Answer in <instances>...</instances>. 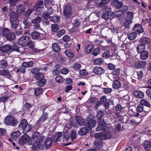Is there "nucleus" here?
<instances>
[{"label": "nucleus", "instance_id": "obj_1", "mask_svg": "<svg viewBox=\"0 0 151 151\" xmlns=\"http://www.w3.org/2000/svg\"><path fill=\"white\" fill-rule=\"evenodd\" d=\"M40 133L36 132L30 138L27 134H24L20 137L19 140V142L21 145H23L27 143L29 145L33 144L32 148L35 149L43 150L45 148H49L52 142V138H46L44 136L40 137Z\"/></svg>", "mask_w": 151, "mask_h": 151}, {"label": "nucleus", "instance_id": "obj_2", "mask_svg": "<svg viewBox=\"0 0 151 151\" xmlns=\"http://www.w3.org/2000/svg\"><path fill=\"white\" fill-rule=\"evenodd\" d=\"M18 127L20 128L19 129H22L23 132L25 133L27 132L32 129L31 125L28 124L27 121L25 119L22 120L18 125Z\"/></svg>", "mask_w": 151, "mask_h": 151}, {"label": "nucleus", "instance_id": "obj_3", "mask_svg": "<svg viewBox=\"0 0 151 151\" xmlns=\"http://www.w3.org/2000/svg\"><path fill=\"white\" fill-rule=\"evenodd\" d=\"M111 129V128L110 127L106 125V123L105 122L104 119H100L99 120L96 129L97 131H101L104 132L106 131L108 132L110 131Z\"/></svg>", "mask_w": 151, "mask_h": 151}, {"label": "nucleus", "instance_id": "obj_4", "mask_svg": "<svg viewBox=\"0 0 151 151\" xmlns=\"http://www.w3.org/2000/svg\"><path fill=\"white\" fill-rule=\"evenodd\" d=\"M96 124V121L93 116L88 117L87 118L85 126L88 130H90L95 127Z\"/></svg>", "mask_w": 151, "mask_h": 151}, {"label": "nucleus", "instance_id": "obj_5", "mask_svg": "<svg viewBox=\"0 0 151 151\" xmlns=\"http://www.w3.org/2000/svg\"><path fill=\"white\" fill-rule=\"evenodd\" d=\"M104 132H105L104 133H99L96 134L95 137L96 139L104 140L110 138L111 137V134L110 132V131H105Z\"/></svg>", "mask_w": 151, "mask_h": 151}, {"label": "nucleus", "instance_id": "obj_6", "mask_svg": "<svg viewBox=\"0 0 151 151\" xmlns=\"http://www.w3.org/2000/svg\"><path fill=\"white\" fill-rule=\"evenodd\" d=\"M4 120L6 124L13 127L15 126L18 122L17 119L12 116H6Z\"/></svg>", "mask_w": 151, "mask_h": 151}, {"label": "nucleus", "instance_id": "obj_7", "mask_svg": "<svg viewBox=\"0 0 151 151\" xmlns=\"http://www.w3.org/2000/svg\"><path fill=\"white\" fill-rule=\"evenodd\" d=\"M72 8L70 5L65 6L63 9V14L64 16L66 18H69L72 14Z\"/></svg>", "mask_w": 151, "mask_h": 151}, {"label": "nucleus", "instance_id": "obj_8", "mask_svg": "<svg viewBox=\"0 0 151 151\" xmlns=\"http://www.w3.org/2000/svg\"><path fill=\"white\" fill-rule=\"evenodd\" d=\"M48 118V114L47 112H43L41 116L37 121L36 124L38 125L41 126Z\"/></svg>", "mask_w": 151, "mask_h": 151}, {"label": "nucleus", "instance_id": "obj_9", "mask_svg": "<svg viewBox=\"0 0 151 151\" xmlns=\"http://www.w3.org/2000/svg\"><path fill=\"white\" fill-rule=\"evenodd\" d=\"M114 80L112 83V87L115 89H119L121 87V84L118 80L120 79V78L117 76L116 77L114 78Z\"/></svg>", "mask_w": 151, "mask_h": 151}, {"label": "nucleus", "instance_id": "obj_10", "mask_svg": "<svg viewBox=\"0 0 151 151\" xmlns=\"http://www.w3.org/2000/svg\"><path fill=\"white\" fill-rule=\"evenodd\" d=\"M28 37L24 36L20 37L18 41V43L20 46H25L27 45L28 41L27 39Z\"/></svg>", "mask_w": 151, "mask_h": 151}, {"label": "nucleus", "instance_id": "obj_11", "mask_svg": "<svg viewBox=\"0 0 151 151\" xmlns=\"http://www.w3.org/2000/svg\"><path fill=\"white\" fill-rule=\"evenodd\" d=\"M49 8L47 12H44L42 14V16L44 19L49 18L50 17V15L52 14L53 13V10L51 9V7Z\"/></svg>", "mask_w": 151, "mask_h": 151}, {"label": "nucleus", "instance_id": "obj_12", "mask_svg": "<svg viewBox=\"0 0 151 151\" xmlns=\"http://www.w3.org/2000/svg\"><path fill=\"white\" fill-rule=\"evenodd\" d=\"M147 65V63L145 61H140L135 63L134 66L137 68H144Z\"/></svg>", "mask_w": 151, "mask_h": 151}, {"label": "nucleus", "instance_id": "obj_13", "mask_svg": "<svg viewBox=\"0 0 151 151\" xmlns=\"http://www.w3.org/2000/svg\"><path fill=\"white\" fill-rule=\"evenodd\" d=\"M140 58L142 60H146L149 56V52L145 50L140 53Z\"/></svg>", "mask_w": 151, "mask_h": 151}, {"label": "nucleus", "instance_id": "obj_14", "mask_svg": "<svg viewBox=\"0 0 151 151\" xmlns=\"http://www.w3.org/2000/svg\"><path fill=\"white\" fill-rule=\"evenodd\" d=\"M134 31L138 33H142L143 31V29L142 26L139 24H136L134 27Z\"/></svg>", "mask_w": 151, "mask_h": 151}, {"label": "nucleus", "instance_id": "obj_15", "mask_svg": "<svg viewBox=\"0 0 151 151\" xmlns=\"http://www.w3.org/2000/svg\"><path fill=\"white\" fill-rule=\"evenodd\" d=\"M144 147L146 151L151 150V138L149 141H145L143 144Z\"/></svg>", "mask_w": 151, "mask_h": 151}, {"label": "nucleus", "instance_id": "obj_16", "mask_svg": "<svg viewBox=\"0 0 151 151\" xmlns=\"http://www.w3.org/2000/svg\"><path fill=\"white\" fill-rule=\"evenodd\" d=\"M145 45L144 44H141L137 45L136 47V50L138 53H140L145 51Z\"/></svg>", "mask_w": 151, "mask_h": 151}, {"label": "nucleus", "instance_id": "obj_17", "mask_svg": "<svg viewBox=\"0 0 151 151\" xmlns=\"http://www.w3.org/2000/svg\"><path fill=\"white\" fill-rule=\"evenodd\" d=\"M93 71L95 73L99 75L103 74L104 73V70L101 68L99 67H96L94 68Z\"/></svg>", "mask_w": 151, "mask_h": 151}, {"label": "nucleus", "instance_id": "obj_18", "mask_svg": "<svg viewBox=\"0 0 151 151\" xmlns=\"http://www.w3.org/2000/svg\"><path fill=\"white\" fill-rule=\"evenodd\" d=\"M123 4L118 1H113L112 5L115 8L117 9H120L123 6Z\"/></svg>", "mask_w": 151, "mask_h": 151}, {"label": "nucleus", "instance_id": "obj_19", "mask_svg": "<svg viewBox=\"0 0 151 151\" xmlns=\"http://www.w3.org/2000/svg\"><path fill=\"white\" fill-rule=\"evenodd\" d=\"M25 9L24 6L22 4H19L17 7V11L18 14H20L23 12Z\"/></svg>", "mask_w": 151, "mask_h": 151}, {"label": "nucleus", "instance_id": "obj_20", "mask_svg": "<svg viewBox=\"0 0 151 151\" xmlns=\"http://www.w3.org/2000/svg\"><path fill=\"white\" fill-rule=\"evenodd\" d=\"M9 16L10 18V21L18 20L17 14L14 12H10Z\"/></svg>", "mask_w": 151, "mask_h": 151}, {"label": "nucleus", "instance_id": "obj_21", "mask_svg": "<svg viewBox=\"0 0 151 151\" xmlns=\"http://www.w3.org/2000/svg\"><path fill=\"white\" fill-rule=\"evenodd\" d=\"M11 25V27L13 29H15L18 27L19 24V21L18 20H11L10 21Z\"/></svg>", "mask_w": 151, "mask_h": 151}, {"label": "nucleus", "instance_id": "obj_22", "mask_svg": "<svg viewBox=\"0 0 151 151\" xmlns=\"http://www.w3.org/2000/svg\"><path fill=\"white\" fill-rule=\"evenodd\" d=\"M21 135L20 132L18 131L13 132L11 134V137L14 139H16L19 137Z\"/></svg>", "mask_w": 151, "mask_h": 151}, {"label": "nucleus", "instance_id": "obj_23", "mask_svg": "<svg viewBox=\"0 0 151 151\" xmlns=\"http://www.w3.org/2000/svg\"><path fill=\"white\" fill-rule=\"evenodd\" d=\"M134 94L136 97L139 98H142L144 96V93L140 91H136L134 92Z\"/></svg>", "mask_w": 151, "mask_h": 151}, {"label": "nucleus", "instance_id": "obj_24", "mask_svg": "<svg viewBox=\"0 0 151 151\" xmlns=\"http://www.w3.org/2000/svg\"><path fill=\"white\" fill-rule=\"evenodd\" d=\"M88 129L85 127H83L81 128L78 132V134L80 135H85L87 132Z\"/></svg>", "mask_w": 151, "mask_h": 151}, {"label": "nucleus", "instance_id": "obj_25", "mask_svg": "<svg viewBox=\"0 0 151 151\" xmlns=\"http://www.w3.org/2000/svg\"><path fill=\"white\" fill-rule=\"evenodd\" d=\"M31 35L33 39L36 40L39 38L40 35V34L39 32L34 31L31 33Z\"/></svg>", "mask_w": 151, "mask_h": 151}, {"label": "nucleus", "instance_id": "obj_26", "mask_svg": "<svg viewBox=\"0 0 151 151\" xmlns=\"http://www.w3.org/2000/svg\"><path fill=\"white\" fill-rule=\"evenodd\" d=\"M2 50L4 52H11V46L9 45H4L2 48Z\"/></svg>", "mask_w": 151, "mask_h": 151}, {"label": "nucleus", "instance_id": "obj_27", "mask_svg": "<svg viewBox=\"0 0 151 151\" xmlns=\"http://www.w3.org/2000/svg\"><path fill=\"white\" fill-rule=\"evenodd\" d=\"M93 46L91 44L88 45L85 48L86 52L88 54L90 53L93 49Z\"/></svg>", "mask_w": 151, "mask_h": 151}, {"label": "nucleus", "instance_id": "obj_28", "mask_svg": "<svg viewBox=\"0 0 151 151\" xmlns=\"http://www.w3.org/2000/svg\"><path fill=\"white\" fill-rule=\"evenodd\" d=\"M64 53L65 55L69 58H73L74 56V54L72 51L69 49L66 50Z\"/></svg>", "mask_w": 151, "mask_h": 151}, {"label": "nucleus", "instance_id": "obj_29", "mask_svg": "<svg viewBox=\"0 0 151 151\" xmlns=\"http://www.w3.org/2000/svg\"><path fill=\"white\" fill-rule=\"evenodd\" d=\"M140 104L143 106H146L148 107H150V103L145 99H142L140 101Z\"/></svg>", "mask_w": 151, "mask_h": 151}, {"label": "nucleus", "instance_id": "obj_30", "mask_svg": "<svg viewBox=\"0 0 151 151\" xmlns=\"http://www.w3.org/2000/svg\"><path fill=\"white\" fill-rule=\"evenodd\" d=\"M76 121L78 125L81 126L83 124L84 120L83 118L80 116H77L76 117Z\"/></svg>", "mask_w": 151, "mask_h": 151}, {"label": "nucleus", "instance_id": "obj_31", "mask_svg": "<svg viewBox=\"0 0 151 151\" xmlns=\"http://www.w3.org/2000/svg\"><path fill=\"white\" fill-rule=\"evenodd\" d=\"M61 132H58L55 133L53 137V141L55 142L57 141L58 139L60 138L62 135Z\"/></svg>", "mask_w": 151, "mask_h": 151}, {"label": "nucleus", "instance_id": "obj_32", "mask_svg": "<svg viewBox=\"0 0 151 151\" xmlns=\"http://www.w3.org/2000/svg\"><path fill=\"white\" fill-rule=\"evenodd\" d=\"M137 110L138 112L141 113L142 112L147 111H145L144 109V106L140 104H139L137 106Z\"/></svg>", "mask_w": 151, "mask_h": 151}, {"label": "nucleus", "instance_id": "obj_33", "mask_svg": "<svg viewBox=\"0 0 151 151\" xmlns=\"http://www.w3.org/2000/svg\"><path fill=\"white\" fill-rule=\"evenodd\" d=\"M43 4V2L42 1H40L36 4L35 6V9L38 10V9H42L43 8L41 6Z\"/></svg>", "mask_w": 151, "mask_h": 151}, {"label": "nucleus", "instance_id": "obj_34", "mask_svg": "<svg viewBox=\"0 0 151 151\" xmlns=\"http://www.w3.org/2000/svg\"><path fill=\"white\" fill-rule=\"evenodd\" d=\"M52 48L54 51L55 52H59L60 50V48L58 44L56 43H54L52 45Z\"/></svg>", "mask_w": 151, "mask_h": 151}, {"label": "nucleus", "instance_id": "obj_35", "mask_svg": "<svg viewBox=\"0 0 151 151\" xmlns=\"http://www.w3.org/2000/svg\"><path fill=\"white\" fill-rule=\"evenodd\" d=\"M22 65L25 68H29L32 67L33 66V63L31 61L28 62H24L23 63Z\"/></svg>", "mask_w": 151, "mask_h": 151}, {"label": "nucleus", "instance_id": "obj_36", "mask_svg": "<svg viewBox=\"0 0 151 151\" xmlns=\"http://www.w3.org/2000/svg\"><path fill=\"white\" fill-rule=\"evenodd\" d=\"M6 38L9 40H13L15 38V35L13 33H11L10 32L6 36Z\"/></svg>", "mask_w": 151, "mask_h": 151}, {"label": "nucleus", "instance_id": "obj_37", "mask_svg": "<svg viewBox=\"0 0 151 151\" xmlns=\"http://www.w3.org/2000/svg\"><path fill=\"white\" fill-rule=\"evenodd\" d=\"M55 79L56 81L58 83H62L63 82L64 79L61 76H57L55 78Z\"/></svg>", "mask_w": 151, "mask_h": 151}, {"label": "nucleus", "instance_id": "obj_38", "mask_svg": "<svg viewBox=\"0 0 151 151\" xmlns=\"http://www.w3.org/2000/svg\"><path fill=\"white\" fill-rule=\"evenodd\" d=\"M136 36L137 35L135 32H132L129 35L128 38L129 40H132L134 39Z\"/></svg>", "mask_w": 151, "mask_h": 151}, {"label": "nucleus", "instance_id": "obj_39", "mask_svg": "<svg viewBox=\"0 0 151 151\" xmlns=\"http://www.w3.org/2000/svg\"><path fill=\"white\" fill-rule=\"evenodd\" d=\"M7 62L5 60H2L0 61V67L2 68H4L7 66Z\"/></svg>", "mask_w": 151, "mask_h": 151}, {"label": "nucleus", "instance_id": "obj_40", "mask_svg": "<svg viewBox=\"0 0 151 151\" xmlns=\"http://www.w3.org/2000/svg\"><path fill=\"white\" fill-rule=\"evenodd\" d=\"M42 91V88H36L34 91L35 95L36 96H38L41 93Z\"/></svg>", "mask_w": 151, "mask_h": 151}, {"label": "nucleus", "instance_id": "obj_41", "mask_svg": "<svg viewBox=\"0 0 151 151\" xmlns=\"http://www.w3.org/2000/svg\"><path fill=\"white\" fill-rule=\"evenodd\" d=\"M2 32L3 36H5V37L10 33L9 29L6 28H4L2 30Z\"/></svg>", "mask_w": 151, "mask_h": 151}, {"label": "nucleus", "instance_id": "obj_42", "mask_svg": "<svg viewBox=\"0 0 151 151\" xmlns=\"http://www.w3.org/2000/svg\"><path fill=\"white\" fill-rule=\"evenodd\" d=\"M44 74L41 73H38L35 75V77L37 80H40L43 79Z\"/></svg>", "mask_w": 151, "mask_h": 151}, {"label": "nucleus", "instance_id": "obj_43", "mask_svg": "<svg viewBox=\"0 0 151 151\" xmlns=\"http://www.w3.org/2000/svg\"><path fill=\"white\" fill-rule=\"evenodd\" d=\"M51 30L52 32H56L59 29L58 25L56 24H54L51 26Z\"/></svg>", "mask_w": 151, "mask_h": 151}, {"label": "nucleus", "instance_id": "obj_44", "mask_svg": "<svg viewBox=\"0 0 151 151\" xmlns=\"http://www.w3.org/2000/svg\"><path fill=\"white\" fill-rule=\"evenodd\" d=\"M114 16L116 17H118L119 16L123 15L124 14V12L122 10H119L116 11L114 13Z\"/></svg>", "mask_w": 151, "mask_h": 151}, {"label": "nucleus", "instance_id": "obj_45", "mask_svg": "<svg viewBox=\"0 0 151 151\" xmlns=\"http://www.w3.org/2000/svg\"><path fill=\"white\" fill-rule=\"evenodd\" d=\"M81 67V65L80 63L77 62L73 65V68L75 70H79Z\"/></svg>", "mask_w": 151, "mask_h": 151}, {"label": "nucleus", "instance_id": "obj_46", "mask_svg": "<svg viewBox=\"0 0 151 151\" xmlns=\"http://www.w3.org/2000/svg\"><path fill=\"white\" fill-rule=\"evenodd\" d=\"M50 19L51 21L54 22H57L59 20L60 17L58 16H55L50 17Z\"/></svg>", "mask_w": 151, "mask_h": 151}, {"label": "nucleus", "instance_id": "obj_47", "mask_svg": "<svg viewBox=\"0 0 151 151\" xmlns=\"http://www.w3.org/2000/svg\"><path fill=\"white\" fill-rule=\"evenodd\" d=\"M46 80L45 79H42L38 82V84L39 86L42 87L44 86L46 83Z\"/></svg>", "mask_w": 151, "mask_h": 151}, {"label": "nucleus", "instance_id": "obj_48", "mask_svg": "<svg viewBox=\"0 0 151 151\" xmlns=\"http://www.w3.org/2000/svg\"><path fill=\"white\" fill-rule=\"evenodd\" d=\"M9 72L6 70H0V75L2 76H6L9 75Z\"/></svg>", "mask_w": 151, "mask_h": 151}, {"label": "nucleus", "instance_id": "obj_49", "mask_svg": "<svg viewBox=\"0 0 151 151\" xmlns=\"http://www.w3.org/2000/svg\"><path fill=\"white\" fill-rule=\"evenodd\" d=\"M103 60L102 58H97L94 61V63L96 65L101 64L103 63Z\"/></svg>", "mask_w": 151, "mask_h": 151}, {"label": "nucleus", "instance_id": "obj_50", "mask_svg": "<svg viewBox=\"0 0 151 151\" xmlns=\"http://www.w3.org/2000/svg\"><path fill=\"white\" fill-rule=\"evenodd\" d=\"M77 137V134L74 131H72L71 132V139L72 140L75 139Z\"/></svg>", "mask_w": 151, "mask_h": 151}, {"label": "nucleus", "instance_id": "obj_51", "mask_svg": "<svg viewBox=\"0 0 151 151\" xmlns=\"http://www.w3.org/2000/svg\"><path fill=\"white\" fill-rule=\"evenodd\" d=\"M110 0H102L99 7H102L106 4L108 3L110 1Z\"/></svg>", "mask_w": 151, "mask_h": 151}, {"label": "nucleus", "instance_id": "obj_52", "mask_svg": "<svg viewBox=\"0 0 151 151\" xmlns=\"http://www.w3.org/2000/svg\"><path fill=\"white\" fill-rule=\"evenodd\" d=\"M41 19L40 17H37L32 21V23L33 24L39 23L41 21Z\"/></svg>", "mask_w": 151, "mask_h": 151}, {"label": "nucleus", "instance_id": "obj_53", "mask_svg": "<svg viewBox=\"0 0 151 151\" xmlns=\"http://www.w3.org/2000/svg\"><path fill=\"white\" fill-rule=\"evenodd\" d=\"M127 17L128 19H130L132 20L133 19V14L132 12H127Z\"/></svg>", "mask_w": 151, "mask_h": 151}, {"label": "nucleus", "instance_id": "obj_54", "mask_svg": "<svg viewBox=\"0 0 151 151\" xmlns=\"http://www.w3.org/2000/svg\"><path fill=\"white\" fill-rule=\"evenodd\" d=\"M141 42L144 44H148L149 42V40L146 37H143L141 40Z\"/></svg>", "mask_w": 151, "mask_h": 151}, {"label": "nucleus", "instance_id": "obj_55", "mask_svg": "<svg viewBox=\"0 0 151 151\" xmlns=\"http://www.w3.org/2000/svg\"><path fill=\"white\" fill-rule=\"evenodd\" d=\"M65 32V30L64 29H63L58 31L57 32V35L58 37H60L61 36H62V35L64 34Z\"/></svg>", "mask_w": 151, "mask_h": 151}, {"label": "nucleus", "instance_id": "obj_56", "mask_svg": "<svg viewBox=\"0 0 151 151\" xmlns=\"http://www.w3.org/2000/svg\"><path fill=\"white\" fill-rule=\"evenodd\" d=\"M110 16L109 13V12H106L102 16V18L105 19H107Z\"/></svg>", "mask_w": 151, "mask_h": 151}, {"label": "nucleus", "instance_id": "obj_57", "mask_svg": "<svg viewBox=\"0 0 151 151\" xmlns=\"http://www.w3.org/2000/svg\"><path fill=\"white\" fill-rule=\"evenodd\" d=\"M132 20L130 19H127L124 25V27L125 28H127L129 26V24L132 23Z\"/></svg>", "mask_w": 151, "mask_h": 151}, {"label": "nucleus", "instance_id": "obj_58", "mask_svg": "<svg viewBox=\"0 0 151 151\" xmlns=\"http://www.w3.org/2000/svg\"><path fill=\"white\" fill-rule=\"evenodd\" d=\"M12 51L19 52V47L18 46H16L15 45H14L12 46H11V51Z\"/></svg>", "mask_w": 151, "mask_h": 151}, {"label": "nucleus", "instance_id": "obj_59", "mask_svg": "<svg viewBox=\"0 0 151 151\" xmlns=\"http://www.w3.org/2000/svg\"><path fill=\"white\" fill-rule=\"evenodd\" d=\"M19 1V0H9V3L11 6H14L16 5V4Z\"/></svg>", "mask_w": 151, "mask_h": 151}, {"label": "nucleus", "instance_id": "obj_60", "mask_svg": "<svg viewBox=\"0 0 151 151\" xmlns=\"http://www.w3.org/2000/svg\"><path fill=\"white\" fill-rule=\"evenodd\" d=\"M35 42H34L31 41L29 42H27V45L28 47L29 48H33L35 47Z\"/></svg>", "mask_w": 151, "mask_h": 151}, {"label": "nucleus", "instance_id": "obj_61", "mask_svg": "<svg viewBox=\"0 0 151 151\" xmlns=\"http://www.w3.org/2000/svg\"><path fill=\"white\" fill-rule=\"evenodd\" d=\"M33 11V9H30L27 10L25 14V16L26 17H28L32 13Z\"/></svg>", "mask_w": 151, "mask_h": 151}, {"label": "nucleus", "instance_id": "obj_62", "mask_svg": "<svg viewBox=\"0 0 151 151\" xmlns=\"http://www.w3.org/2000/svg\"><path fill=\"white\" fill-rule=\"evenodd\" d=\"M40 68H34L32 69V72L33 74H35L36 75L37 73H39V71L40 70Z\"/></svg>", "mask_w": 151, "mask_h": 151}, {"label": "nucleus", "instance_id": "obj_63", "mask_svg": "<svg viewBox=\"0 0 151 151\" xmlns=\"http://www.w3.org/2000/svg\"><path fill=\"white\" fill-rule=\"evenodd\" d=\"M112 74L114 75H117L120 73V69L117 68L113 71L112 72Z\"/></svg>", "mask_w": 151, "mask_h": 151}, {"label": "nucleus", "instance_id": "obj_64", "mask_svg": "<svg viewBox=\"0 0 151 151\" xmlns=\"http://www.w3.org/2000/svg\"><path fill=\"white\" fill-rule=\"evenodd\" d=\"M104 115V112L101 111H99L97 114V117L99 119Z\"/></svg>", "mask_w": 151, "mask_h": 151}]
</instances>
